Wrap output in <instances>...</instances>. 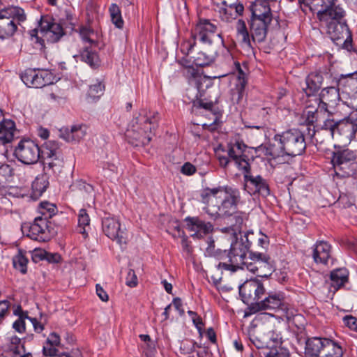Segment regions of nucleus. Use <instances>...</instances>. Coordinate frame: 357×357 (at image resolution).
I'll return each instance as SVG.
<instances>
[{
    "mask_svg": "<svg viewBox=\"0 0 357 357\" xmlns=\"http://www.w3.org/2000/svg\"><path fill=\"white\" fill-rule=\"evenodd\" d=\"M199 197L200 202L205 205L204 211L213 219L221 214L230 215L241 202L239 190L228 185L204 188Z\"/></svg>",
    "mask_w": 357,
    "mask_h": 357,
    "instance_id": "obj_1",
    "label": "nucleus"
},
{
    "mask_svg": "<svg viewBox=\"0 0 357 357\" xmlns=\"http://www.w3.org/2000/svg\"><path fill=\"white\" fill-rule=\"evenodd\" d=\"M159 120L158 112L141 110L133 118L131 127L126 133L129 142L135 146L148 145L155 135Z\"/></svg>",
    "mask_w": 357,
    "mask_h": 357,
    "instance_id": "obj_2",
    "label": "nucleus"
},
{
    "mask_svg": "<svg viewBox=\"0 0 357 357\" xmlns=\"http://www.w3.org/2000/svg\"><path fill=\"white\" fill-rule=\"evenodd\" d=\"M345 12L339 5L322 8L317 13V17L325 25L326 32L331 40L337 45L338 41L344 39L351 31L344 19Z\"/></svg>",
    "mask_w": 357,
    "mask_h": 357,
    "instance_id": "obj_3",
    "label": "nucleus"
},
{
    "mask_svg": "<svg viewBox=\"0 0 357 357\" xmlns=\"http://www.w3.org/2000/svg\"><path fill=\"white\" fill-rule=\"evenodd\" d=\"M254 236L252 231H248L239 240H236L231 243L230 249L227 251L228 262H220L217 265L218 269L225 270L231 273H235L238 270L245 268V263L248 262L247 255H250L252 241L249 239L250 236Z\"/></svg>",
    "mask_w": 357,
    "mask_h": 357,
    "instance_id": "obj_4",
    "label": "nucleus"
},
{
    "mask_svg": "<svg viewBox=\"0 0 357 357\" xmlns=\"http://www.w3.org/2000/svg\"><path fill=\"white\" fill-rule=\"evenodd\" d=\"M218 31L216 24L210 20L199 18L195 26L191 29L190 37L183 40L180 45V51L183 55L188 56L193 53L197 46V40L203 45L211 46L213 43L212 37Z\"/></svg>",
    "mask_w": 357,
    "mask_h": 357,
    "instance_id": "obj_5",
    "label": "nucleus"
},
{
    "mask_svg": "<svg viewBox=\"0 0 357 357\" xmlns=\"http://www.w3.org/2000/svg\"><path fill=\"white\" fill-rule=\"evenodd\" d=\"M26 20L24 9L19 6H9L0 8V39L13 36L17 26Z\"/></svg>",
    "mask_w": 357,
    "mask_h": 357,
    "instance_id": "obj_6",
    "label": "nucleus"
},
{
    "mask_svg": "<svg viewBox=\"0 0 357 357\" xmlns=\"http://www.w3.org/2000/svg\"><path fill=\"white\" fill-rule=\"evenodd\" d=\"M275 142L282 144L287 155L295 157L302 155L306 149L304 134L298 129H289L273 137Z\"/></svg>",
    "mask_w": 357,
    "mask_h": 357,
    "instance_id": "obj_7",
    "label": "nucleus"
},
{
    "mask_svg": "<svg viewBox=\"0 0 357 357\" xmlns=\"http://www.w3.org/2000/svg\"><path fill=\"white\" fill-rule=\"evenodd\" d=\"M40 162L43 166V171L53 173L63 164L61 144L55 140H48L40 147Z\"/></svg>",
    "mask_w": 357,
    "mask_h": 357,
    "instance_id": "obj_8",
    "label": "nucleus"
},
{
    "mask_svg": "<svg viewBox=\"0 0 357 357\" xmlns=\"http://www.w3.org/2000/svg\"><path fill=\"white\" fill-rule=\"evenodd\" d=\"M227 155L233 160L239 169L244 173L250 172V161H253V155L250 146L246 145L243 140L235 139L227 144Z\"/></svg>",
    "mask_w": 357,
    "mask_h": 357,
    "instance_id": "obj_9",
    "label": "nucleus"
},
{
    "mask_svg": "<svg viewBox=\"0 0 357 357\" xmlns=\"http://www.w3.org/2000/svg\"><path fill=\"white\" fill-rule=\"evenodd\" d=\"M335 151L333 153L332 164L335 174L340 177H348L352 172L351 165L356 159V153L349 149L340 146H334Z\"/></svg>",
    "mask_w": 357,
    "mask_h": 357,
    "instance_id": "obj_10",
    "label": "nucleus"
},
{
    "mask_svg": "<svg viewBox=\"0 0 357 357\" xmlns=\"http://www.w3.org/2000/svg\"><path fill=\"white\" fill-rule=\"evenodd\" d=\"M245 268L259 277L268 278L274 271L273 261L263 252L250 251Z\"/></svg>",
    "mask_w": 357,
    "mask_h": 357,
    "instance_id": "obj_11",
    "label": "nucleus"
},
{
    "mask_svg": "<svg viewBox=\"0 0 357 357\" xmlns=\"http://www.w3.org/2000/svg\"><path fill=\"white\" fill-rule=\"evenodd\" d=\"M239 296L241 301L250 307L259 303L260 300L266 295V289L263 282L258 278L246 280L238 287Z\"/></svg>",
    "mask_w": 357,
    "mask_h": 357,
    "instance_id": "obj_12",
    "label": "nucleus"
},
{
    "mask_svg": "<svg viewBox=\"0 0 357 357\" xmlns=\"http://www.w3.org/2000/svg\"><path fill=\"white\" fill-rule=\"evenodd\" d=\"M22 81L28 86L43 88L57 81L53 73L45 69L27 68L20 75Z\"/></svg>",
    "mask_w": 357,
    "mask_h": 357,
    "instance_id": "obj_13",
    "label": "nucleus"
},
{
    "mask_svg": "<svg viewBox=\"0 0 357 357\" xmlns=\"http://www.w3.org/2000/svg\"><path fill=\"white\" fill-rule=\"evenodd\" d=\"M13 155L24 165H33L40 161V146L31 139H23L15 146Z\"/></svg>",
    "mask_w": 357,
    "mask_h": 357,
    "instance_id": "obj_14",
    "label": "nucleus"
},
{
    "mask_svg": "<svg viewBox=\"0 0 357 357\" xmlns=\"http://www.w3.org/2000/svg\"><path fill=\"white\" fill-rule=\"evenodd\" d=\"M103 233L111 240L116 241L121 246L126 245L128 234L126 227L122 226L120 220L112 216L105 217L102 220Z\"/></svg>",
    "mask_w": 357,
    "mask_h": 357,
    "instance_id": "obj_15",
    "label": "nucleus"
},
{
    "mask_svg": "<svg viewBox=\"0 0 357 357\" xmlns=\"http://www.w3.org/2000/svg\"><path fill=\"white\" fill-rule=\"evenodd\" d=\"M39 31L51 43L59 42L66 35V29L61 22H56L49 15H42L38 22Z\"/></svg>",
    "mask_w": 357,
    "mask_h": 357,
    "instance_id": "obj_16",
    "label": "nucleus"
},
{
    "mask_svg": "<svg viewBox=\"0 0 357 357\" xmlns=\"http://www.w3.org/2000/svg\"><path fill=\"white\" fill-rule=\"evenodd\" d=\"M52 222L45 218L36 217L29 226L26 236L39 242L48 241L55 234Z\"/></svg>",
    "mask_w": 357,
    "mask_h": 357,
    "instance_id": "obj_17",
    "label": "nucleus"
},
{
    "mask_svg": "<svg viewBox=\"0 0 357 357\" xmlns=\"http://www.w3.org/2000/svg\"><path fill=\"white\" fill-rule=\"evenodd\" d=\"M329 114L328 118L324 121L323 124L318 130H315L314 127L307 128V135L316 143L322 144L325 139H331L335 137L337 121L331 118Z\"/></svg>",
    "mask_w": 357,
    "mask_h": 357,
    "instance_id": "obj_18",
    "label": "nucleus"
},
{
    "mask_svg": "<svg viewBox=\"0 0 357 357\" xmlns=\"http://www.w3.org/2000/svg\"><path fill=\"white\" fill-rule=\"evenodd\" d=\"M284 296L281 292H270L266 294L260 300L259 303L250 307V312L255 314L263 310H285Z\"/></svg>",
    "mask_w": 357,
    "mask_h": 357,
    "instance_id": "obj_19",
    "label": "nucleus"
},
{
    "mask_svg": "<svg viewBox=\"0 0 357 357\" xmlns=\"http://www.w3.org/2000/svg\"><path fill=\"white\" fill-rule=\"evenodd\" d=\"M245 189L251 195H259L266 197L270 195V188L267 180L260 175L254 176L244 173Z\"/></svg>",
    "mask_w": 357,
    "mask_h": 357,
    "instance_id": "obj_20",
    "label": "nucleus"
},
{
    "mask_svg": "<svg viewBox=\"0 0 357 357\" xmlns=\"http://www.w3.org/2000/svg\"><path fill=\"white\" fill-rule=\"evenodd\" d=\"M335 83L343 94L351 99L357 98V71L340 74L335 78Z\"/></svg>",
    "mask_w": 357,
    "mask_h": 357,
    "instance_id": "obj_21",
    "label": "nucleus"
},
{
    "mask_svg": "<svg viewBox=\"0 0 357 357\" xmlns=\"http://www.w3.org/2000/svg\"><path fill=\"white\" fill-rule=\"evenodd\" d=\"M332 75L326 70L325 71L316 70L310 73L305 78L306 87L303 89L306 96L314 97L321 89L324 78L331 77Z\"/></svg>",
    "mask_w": 357,
    "mask_h": 357,
    "instance_id": "obj_22",
    "label": "nucleus"
},
{
    "mask_svg": "<svg viewBox=\"0 0 357 357\" xmlns=\"http://www.w3.org/2000/svg\"><path fill=\"white\" fill-rule=\"evenodd\" d=\"M186 228L193 232V238H202L213 231V225L210 222L202 220L199 217H186L184 220Z\"/></svg>",
    "mask_w": 357,
    "mask_h": 357,
    "instance_id": "obj_23",
    "label": "nucleus"
},
{
    "mask_svg": "<svg viewBox=\"0 0 357 357\" xmlns=\"http://www.w3.org/2000/svg\"><path fill=\"white\" fill-rule=\"evenodd\" d=\"M357 132V118L353 116L337 121L336 137H342L346 142L350 143L356 137Z\"/></svg>",
    "mask_w": 357,
    "mask_h": 357,
    "instance_id": "obj_24",
    "label": "nucleus"
},
{
    "mask_svg": "<svg viewBox=\"0 0 357 357\" xmlns=\"http://www.w3.org/2000/svg\"><path fill=\"white\" fill-rule=\"evenodd\" d=\"M86 133L85 125H75L70 128L63 127L59 130V136L67 142H79Z\"/></svg>",
    "mask_w": 357,
    "mask_h": 357,
    "instance_id": "obj_25",
    "label": "nucleus"
},
{
    "mask_svg": "<svg viewBox=\"0 0 357 357\" xmlns=\"http://www.w3.org/2000/svg\"><path fill=\"white\" fill-rule=\"evenodd\" d=\"M327 338H321L319 337H312L305 340V355L306 357H321L324 347V341Z\"/></svg>",
    "mask_w": 357,
    "mask_h": 357,
    "instance_id": "obj_26",
    "label": "nucleus"
},
{
    "mask_svg": "<svg viewBox=\"0 0 357 357\" xmlns=\"http://www.w3.org/2000/svg\"><path fill=\"white\" fill-rule=\"evenodd\" d=\"M331 253V245L326 241H319L314 245L312 257L317 264H326Z\"/></svg>",
    "mask_w": 357,
    "mask_h": 357,
    "instance_id": "obj_27",
    "label": "nucleus"
},
{
    "mask_svg": "<svg viewBox=\"0 0 357 357\" xmlns=\"http://www.w3.org/2000/svg\"><path fill=\"white\" fill-rule=\"evenodd\" d=\"M15 132V123L3 117V121L0 122V144L6 145L10 143L14 139Z\"/></svg>",
    "mask_w": 357,
    "mask_h": 357,
    "instance_id": "obj_28",
    "label": "nucleus"
},
{
    "mask_svg": "<svg viewBox=\"0 0 357 357\" xmlns=\"http://www.w3.org/2000/svg\"><path fill=\"white\" fill-rule=\"evenodd\" d=\"M183 75L189 84L196 87L199 92L204 90L202 82H205L206 78L197 69L192 66H188L185 68Z\"/></svg>",
    "mask_w": 357,
    "mask_h": 357,
    "instance_id": "obj_29",
    "label": "nucleus"
},
{
    "mask_svg": "<svg viewBox=\"0 0 357 357\" xmlns=\"http://www.w3.org/2000/svg\"><path fill=\"white\" fill-rule=\"evenodd\" d=\"M217 52L214 49L204 51L200 50L198 52L192 56L194 63L200 67L207 66L212 64L216 58Z\"/></svg>",
    "mask_w": 357,
    "mask_h": 357,
    "instance_id": "obj_30",
    "label": "nucleus"
},
{
    "mask_svg": "<svg viewBox=\"0 0 357 357\" xmlns=\"http://www.w3.org/2000/svg\"><path fill=\"white\" fill-rule=\"evenodd\" d=\"M225 215L228 217L227 223L231 225L232 235L237 237V234L241 233L246 214L243 212H236L234 210L230 215Z\"/></svg>",
    "mask_w": 357,
    "mask_h": 357,
    "instance_id": "obj_31",
    "label": "nucleus"
},
{
    "mask_svg": "<svg viewBox=\"0 0 357 357\" xmlns=\"http://www.w3.org/2000/svg\"><path fill=\"white\" fill-rule=\"evenodd\" d=\"M349 271L345 268H340L333 270L330 275L331 287L335 291L343 287L348 281Z\"/></svg>",
    "mask_w": 357,
    "mask_h": 357,
    "instance_id": "obj_32",
    "label": "nucleus"
},
{
    "mask_svg": "<svg viewBox=\"0 0 357 357\" xmlns=\"http://www.w3.org/2000/svg\"><path fill=\"white\" fill-rule=\"evenodd\" d=\"M340 91H341V89H339L337 85L336 86H326L321 89L318 97L320 98L321 100L324 102L327 101L331 103V106H334L337 105L340 100Z\"/></svg>",
    "mask_w": 357,
    "mask_h": 357,
    "instance_id": "obj_33",
    "label": "nucleus"
},
{
    "mask_svg": "<svg viewBox=\"0 0 357 357\" xmlns=\"http://www.w3.org/2000/svg\"><path fill=\"white\" fill-rule=\"evenodd\" d=\"M78 56L82 61L87 63L91 68L96 69L100 65L98 54L91 47L84 48L80 51Z\"/></svg>",
    "mask_w": 357,
    "mask_h": 357,
    "instance_id": "obj_34",
    "label": "nucleus"
},
{
    "mask_svg": "<svg viewBox=\"0 0 357 357\" xmlns=\"http://www.w3.org/2000/svg\"><path fill=\"white\" fill-rule=\"evenodd\" d=\"M321 357H342L343 349L337 342L327 338Z\"/></svg>",
    "mask_w": 357,
    "mask_h": 357,
    "instance_id": "obj_35",
    "label": "nucleus"
},
{
    "mask_svg": "<svg viewBox=\"0 0 357 357\" xmlns=\"http://www.w3.org/2000/svg\"><path fill=\"white\" fill-rule=\"evenodd\" d=\"M208 246L206 248V256L213 257L217 260H225L227 259V250L215 248V241L209 237L207 241Z\"/></svg>",
    "mask_w": 357,
    "mask_h": 357,
    "instance_id": "obj_36",
    "label": "nucleus"
},
{
    "mask_svg": "<svg viewBox=\"0 0 357 357\" xmlns=\"http://www.w3.org/2000/svg\"><path fill=\"white\" fill-rule=\"evenodd\" d=\"M15 175L14 168L7 164H0V188H4L13 181Z\"/></svg>",
    "mask_w": 357,
    "mask_h": 357,
    "instance_id": "obj_37",
    "label": "nucleus"
},
{
    "mask_svg": "<svg viewBox=\"0 0 357 357\" xmlns=\"http://www.w3.org/2000/svg\"><path fill=\"white\" fill-rule=\"evenodd\" d=\"M236 67L238 69V77L234 91L238 94L237 101L239 102L244 95L247 79L245 77L246 74L243 71L238 63L236 64Z\"/></svg>",
    "mask_w": 357,
    "mask_h": 357,
    "instance_id": "obj_38",
    "label": "nucleus"
},
{
    "mask_svg": "<svg viewBox=\"0 0 357 357\" xmlns=\"http://www.w3.org/2000/svg\"><path fill=\"white\" fill-rule=\"evenodd\" d=\"M49 181L45 176L36 177L32 183V197L37 199L47 190Z\"/></svg>",
    "mask_w": 357,
    "mask_h": 357,
    "instance_id": "obj_39",
    "label": "nucleus"
},
{
    "mask_svg": "<svg viewBox=\"0 0 357 357\" xmlns=\"http://www.w3.org/2000/svg\"><path fill=\"white\" fill-rule=\"evenodd\" d=\"M29 259L24 255L22 250L20 249L17 254L13 258V264L16 270L20 271L21 273L25 274L27 272V264Z\"/></svg>",
    "mask_w": 357,
    "mask_h": 357,
    "instance_id": "obj_40",
    "label": "nucleus"
},
{
    "mask_svg": "<svg viewBox=\"0 0 357 357\" xmlns=\"http://www.w3.org/2000/svg\"><path fill=\"white\" fill-rule=\"evenodd\" d=\"M268 144V160H275L287 155L283 144L275 142Z\"/></svg>",
    "mask_w": 357,
    "mask_h": 357,
    "instance_id": "obj_41",
    "label": "nucleus"
},
{
    "mask_svg": "<svg viewBox=\"0 0 357 357\" xmlns=\"http://www.w3.org/2000/svg\"><path fill=\"white\" fill-rule=\"evenodd\" d=\"M109 12L112 23L118 29H122L123 27L124 22L121 16L120 8L116 3H112L109 8Z\"/></svg>",
    "mask_w": 357,
    "mask_h": 357,
    "instance_id": "obj_42",
    "label": "nucleus"
},
{
    "mask_svg": "<svg viewBox=\"0 0 357 357\" xmlns=\"http://www.w3.org/2000/svg\"><path fill=\"white\" fill-rule=\"evenodd\" d=\"M40 216L39 218H45V220L52 218L57 212V208L56 205L51 204L47 202H41L38 208Z\"/></svg>",
    "mask_w": 357,
    "mask_h": 357,
    "instance_id": "obj_43",
    "label": "nucleus"
},
{
    "mask_svg": "<svg viewBox=\"0 0 357 357\" xmlns=\"http://www.w3.org/2000/svg\"><path fill=\"white\" fill-rule=\"evenodd\" d=\"M89 223L90 218L86 211L84 208L81 209L78 215V229L79 232L85 236H87L86 234L85 227L89 226Z\"/></svg>",
    "mask_w": 357,
    "mask_h": 357,
    "instance_id": "obj_44",
    "label": "nucleus"
},
{
    "mask_svg": "<svg viewBox=\"0 0 357 357\" xmlns=\"http://www.w3.org/2000/svg\"><path fill=\"white\" fill-rule=\"evenodd\" d=\"M61 17L60 22L63 26L67 28L74 29L75 24L73 23V13L71 8H67L61 13Z\"/></svg>",
    "mask_w": 357,
    "mask_h": 357,
    "instance_id": "obj_45",
    "label": "nucleus"
},
{
    "mask_svg": "<svg viewBox=\"0 0 357 357\" xmlns=\"http://www.w3.org/2000/svg\"><path fill=\"white\" fill-rule=\"evenodd\" d=\"M104 90L105 85L98 82L94 84L90 85L88 91V96L93 100H95L103 94Z\"/></svg>",
    "mask_w": 357,
    "mask_h": 357,
    "instance_id": "obj_46",
    "label": "nucleus"
},
{
    "mask_svg": "<svg viewBox=\"0 0 357 357\" xmlns=\"http://www.w3.org/2000/svg\"><path fill=\"white\" fill-rule=\"evenodd\" d=\"M79 35L84 41L89 43L91 45L96 46L98 42L91 38V36L94 35V31L87 26H82L79 28Z\"/></svg>",
    "mask_w": 357,
    "mask_h": 357,
    "instance_id": "obj_47",
    "label": "nucleus"
},
{
    "mask_svg": "<svg viewBox=\"0 0 357 357\" xmlns=\"http://www.w3.org/2000/svg\"><path fill=\"white\" fill-rule=\"evenodd\" d=\"M311 100H309L308 102H307V109H309L306 112V119H305V121H306L307 126V129L309 127H310L311 128L314 127L313 123L317 119V109H315L314 106L309 104V102Z\"/></svg>",
    "mask_w": 357,
    "mask_h": 357,
    "instance_id": "obj_48",
    "label": "nucleus"
},
{
    "mask_svg": "<svg viewBox=\"0 0 357 357\" xmlns=\"http://www.w3.org/2000/svg\"><path fill=\"white\" fill-rule=\"evenodd\" d=\"M252 151L250 153L253 155V160L256 158H265L268 160V144H261L257 147H250Z\"/></svg>",
    "mask_w": 357,
    "mask_h": 357,
    "instance_id": "obj_49",
    "label": "nucleus"
},
{
    "mask_svg": "<svg viewBox=\"0 0 357 357\" xmlns=\"http://www.w3.org/2000/svg\"><path fill=\"white\" fill-rule=\"evenodd\" d=\"M193 107L203 108L213 114H216L215 103L213 101L205 102L203 99H199L192 102Z\"/></svg>",
    "mask_w": 357,
    "mask_h": 357,
    "instance_id": "obj_50",
    "label": "nucleus"
},
{
    "mask_svg": "<svg viewBox=\"0 0 357 357\" xmlns=\"http://www.w3.org/2000/svg\"><path fill=\"white\" fill-rule=\"evenodd\" d=\"M264 357H290V354L288 350L280 349H268L263 352Z\"/></svg>",
    "mask_w": 357,
    "mask_h": 357,
    "instance_id": "obj_51",
    "label": "nucleus"
},
{
    "mask_svg": "<svg viewBox=\"0 0 357 357\" xmlns=\"http://www.w3.org/2000/svg\"><path fill=\"white\" fill-rule=\"evenodd\" d=\"M28 319L32 323L34 331L37 333H41L44 330V324L47 321V317L41 314L40 321L36 318L29 317Z\"/></svg>",
    "mask_w": 357,
    "mask_h": 357,
    "instance_id": "obj_52",
    "label": "nucleus"
},
{
    "mask_svg": "<svg viewBox=\"0 0 357 357\" xmlns=\"http://www.w3.org/2000/svg\"><path fill=\"white\" fill-rule=\"evenodd\" d=\"M196 342L186 339L181 342L180 349L183 354H190L194 351Z\"/></svg>",
    "mask_w": 357,
    "mask_h": 357,
    "instance_id": "obj_53",
    "label": "nucleus"
},
{
    "mask_svg": "<svg viewBox=\"0 0 357 357\" xmlns=\"http://www.w3.org/2000/svg\"><path fill=\"white\" fill-rule=\"evenodd\" d=\"M39 257L40 259H45L50 263H58L61 259L59 254L48 252L46 251L40 252Z\"/></svg>",
    "mask_w": 357,
    "mask_h": 357,
    "instance_id": "obj_54",
    "label": "nucleus"
},
{
    "mask_svg": "<svg viewBox=\"0 0 357 357\" xmlns=\"http://www.w3.org/2000/svg\"><path fill=\"white\" fill-rule=\"evenodd\" d=\"M10 303L8 300L0 301V324L9 314Z\"/></svg>",
    "mask_w": 357,
    "mask_h": 357,
    "instance_id": "obj_55",
    "label": "nucleus"
},
{
    "mask_svg": "<svg viewBox=\"0 0 357 357\" xmlns=\"http://www.w3.org/2000/svg\"><path fill=\"white\" fill-rule=\"evenodd\" d=\"M342 321L344 326L349 329L356 331L357 328V318L352 315H345L342 318Z\"/></svg>",
    "mask_w": 357,
    "mask_h": 357,
    "instance_id": "obj_56",
    "label": "nucleus"
},
{
    "mask_svg": "<svg viewBox=\"0 0 357 357\" xmlns=\"http://www.w3.org/2000/svg\"><path fill=\"white\" fill-rule=\"evenodd\" d=\"M266 337H267V339H269L270 340H271L273 342L274 346H275V347H277L278 345H280L282 343V337L281 334L275 330L269 331L267 333Z\"/></svg>",
    "mask_w": 357,
    "mask_h": 357,
    "instance_id": "obj_57",
    "label": "nucleus"
},
{
    "mask_svg": "<svg viewBox=\"0 0 357 357\" xmlns=\"http://www.w3.org/2000/svg\"><path fill=\"white\" fill-rule=\"evenodd\" d=\"M137 278L135 271L130 269L126 278V284L130 287H135L137 285Z\"/></svg>",
    "mask_w": 357,
    "mask_h": 357,
    "instance_id": "obj_58",
    "label": "nucleus"
},
{
    "mask_svg": "<svg viewBox=\"0 0 357 357\" xmlns=\"http://www.w3.org/2000/svg\"><path fill=\"white\" fill-rule=\"evenodd\" d=\"M9 341L10 342V350L13 351L14 353L20 354V351L19 347L21 343V339L13 335L10 338Z\"/></svg>",
    "mask_w": 357,
    "mask_h": 357,
    "instance_id": "obj_59",
    "label": "nucleus"
},
{
    "mask_svg": "<svg viewBox=\"0 0 357 357\" xmlns=\"http://www.w3.org/2000/svg\"><path fill=\"white\" fill-rule=\"evenodd\" d=\"M25 319H27V318L18 317L13 323V327L17 332L22 333L25 331Z\"/></svg>",
    "mask_w": 357,
    "mask_h": 357,
    "instance_id": "obj_60",
    "label": "nucleus"
},
{
    "mask_svg": "<svg viewBox=\"0 0 357 357\" xmlns=\"http://www.w3.org/2000/svg\"><path fill=\"white\" fill-rule=\"evenodd\" d=\"M60 336L56 333H51L46 340V343L50 346L58 347L60 344Z\"/></svg>",
    "mask_w": 357,
    "mask_h": 357,
    "instance_id": "obj_61",
    "label": "nucleus"
},
{
    "mask_svg": "<svg viewBox=\"0 0 357 357\" xmlns=\"http://www.w3.org/2000/svg\"><path fill=\"white\" fill-rule=\"evenodd\" d=\"M342 40H343L342 47L344 49H345L349 52L353 51L355 52V51H357L356 50L353 49V45H352L353 40H352L351 32L349 33V34L345 36L344 38Z\"/></svg>",
    "mask_w": 357,
    "mask_h": 357,
    "instance_id": "obj_62",
    "label": "nucleus"
},
{
    "mask_svg": "<svg viewBox=\"0 0 357 357\" xmlns=\"http://www.w3.org/2000/svg\"><path fill=\"white\" fill-rule=\"evenodd\" d=\"M250 340L257 349H264L267 348L268 347V342H266V340H260L258 337L255 336V335H250Z\"/></svg>",
    "mask_w": 357,
    "mask_h": 357,
    "instance_id": "obj_63",
    "label": "nucleus"
},
{
    "mask_svg": "<svg viewBox=\"0 0 357 357\" xmlns=\"http://www.w3.org/2000/svg\"><path fill=\"white\" fill-rule=\"evenodd\" d=\"M181 172L185 175L191 176L196 172V167L190 162H185L182 166Z\"/></svg>",
    "mask_w": 357,
    "mask_h": 357,
    "instance_id": "obj_64",
    "label": "nucleus"
}]
</instances>
